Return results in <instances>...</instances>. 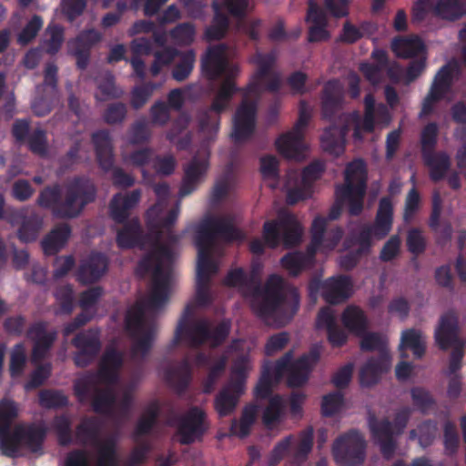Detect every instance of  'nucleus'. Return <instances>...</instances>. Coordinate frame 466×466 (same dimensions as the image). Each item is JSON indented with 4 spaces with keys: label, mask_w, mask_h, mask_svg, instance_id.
<instances>
[{
    "label": "nucleus",
    "mask_w": 466,
    "mask_h": 466,
    "mask_svg": "<svg viewBox=\"0 0 466 466\" xmlns=\"http://www.w3.org/2000/svg\"><path fill=\"white\" fill-rule=\"evenodd\" d=\"M178 212L179 208L177 206L165 218L160 217L162 212L150 218L147 216V226L156 233V240L149 252L139 260L137 269L143 274L152 273L151 289L147 301L137 302L127 311L125 317V329L133 339V359H144L148 354L156 334V322L146 318V309L157 310L168 300L175 261L172 246L180 238L172 230Z\"/></svg>",
    "instance_id": "nucleus-1"
},
{
    "label": "nucleus",
    "mask_w": 466,
    "mask_h": 466,
    "mask_svg": "<svg viewBox=\"0 0 466 466\" xmlns=\"http://www.w3.org/2000/svg\"><path fill=\"white\" fill-rule=\"evenodd\" d=\"M223 283L238 289L245 297L252 295V310L265 321L284 326L299 310V295L297 289L288 286L279 275H270L264 287H260L255 282L254 274L248 275L242 268H237L228 272Z\"/></svg>",
    "instance_id": "nucleus-2"
},
{
    "label": "nucleus",
    "mask_w": 466,
    "mask_h": 466,
    "mask_svg": "<svg viewBox=\"0 0 466 466\" xmlns=\"http://www.w3.org/2000/svg\"><path fill=\"white\" fill-rule=\"evenodd\" d=\"M226 53L225 44L212 46L208 48L201 61L203 74L208 79L214 81L225 76L210 106L201 110L198 116L200 130L210 137L218 131L221 114L230 107L233 96L240 92V87L237 86L234 80L239 68L238 66L229 65Z\"/></svg>",
    "instance_id": "nucleus-3"
},
{
    "label": "nucleus",
    "mask_w": 466,
    "mask_h": 466,
    "mask_svg": "<svg viewBox=\"0 0 466 466\" xmlns=\"http://www.w3.org/2000/svg\"><path fill=\"white\" fill-rule=\"evenodd\" d=\"M96 198V187L86 176H75L63 187L55 183L45 187L39 193L36 204L49 209L56 218H77L85 208Z\"/></svg>",
    "instance_id": "nucleus-4"
},
{
    "label": "nucleus",
    "mask_w": 466,
    "mask_h": 466,
    "mask_svg": "<svg viewBox=\"0 0 466 466\" xmlns=\"http://www.w3.org/2000/svg\"><path fill=\"white\" fill-rule=\"evenodd\" d=\"M219 238L226 242L243 241L246 235L236 228L229 217H209L202 220L197 228L195 245L198 248L196 280L210 282L218 266L211 258V248Z\"/></svg>",
    "instance_id": "nucleus-5"
},
{
    "label": "nucleus",
    "mask_w": 466,
    "mask_h": 466,
    "mask_svg": "<svg viewBox=\"0 0 466 466\" xmlns=\"http://www.w3.org/2000/svg\"><path fill=\"white\" fill-rule=\"evenodd\" d=\"M274 52L266 54L257 53L254 56V63L258 66L250 82L246 87L240 88L243 99L238 106L233 116V131L231 137L236 143L249 139L255 132L257 119V103L249 100L251 95L260 93L262 81L271 75L272 68L276 63Z\"/></svg>",
    "instance_id": "nucleus-6"
},
{
    "label": "nucleus",
    "mask_w": 466,
    "mask_h": 466,
    "mask_svg": "<svg viewBox=\"0 0 466 466\" xmlns=\"http://www.w3.org/2000/svg\"><path fill=\"white\" fill-rule=\"evenodd\" d=\"M102 421L95 416L84 417L75 430L76 442L97 449L96 466H117L116 440L109 436L101 440ZM86 451L76 449L66 454L65 466H88Z\"/></svg>",
    "instance_id": "nucleus-7"
},
{
    "label": "nucleus",
    "mask_w": 466,
    "mask_h": 466,
    "mask_svg": "<svg viewBox=\"0 0 466 466\" xmlns=\"http://www.w3.org/2000/svg\"><path fill=\"white\" fill-rule=\"evenodd\" d=\"M194 316L195 307L192 303H187L176 329L175 344L183 340L189 347L198 349L208 341H210L212 348H217L225 342L231 329L229 319H223L212 329L209 319H195Z\"/></svg>",
    "instance_id": "nucleus-8"
},
{
    "label": "nucleus",
    "mask_w": 466,
    "mask_h": 466,
    "mask_svg": "<svg viewBox=\"0 0 466 466\" xmlns=\"http://www.w3.org/2000/svg\"><path fill=\"white\" fill-rule=\"evenodd\" d=\"M141 191L135 189L127 194H116L109 204L110 217L123 227L117 230L116 242L119 248L129 249L142 247L145 236L141 223L137 218L127 220L129 211L139 202Z\"/></svg>",
    "instance_id": "nucleus-9"
},
{
    "label": "nucleus",
    "mask_w": 466,
    "mask_h": 466,
    "mask_svg": "<svg viewBox=\"0 0 466 466\" xmlns=\"http://www.w3.org/2000/svg\"><path fill=\"white\" fill-rule=\"evenodd\" d=\"M302 228L296 217L289 212H280L278 219L266 221L263 225V243L255 238L249 244L252 253L260 255L264 252V246L271 248L279 247L282 240L286 248H292L299 244Z\"/></svg>",
    "instance_id": "nucleus-10"
},
{
    "label": "nucleus",
    "mask_w": 466,
    "mask_h": 466,
    "mask_svg": "<svg viewBox=\"0 0 466 466\" xmlns=\"http://www.w3.org/2000/svg\"><path fill=\"white\" fill-rule=\"evenodd\" d=\"M342 127L333 125L324 129L321 146L324 151L339 156L344 152L346 136L353 126V137L356 141L363 140V133H372L375 128V114L364 113L361 119L358 112L341 116Z\"/></svg>",
    "instance_id": "nucleus-11"
},
{
    "label": "nucleus",
    "mask_w": 466,
    "mask_h": 466,
    "mask_svg": "<svg viewBox=\"0 0 466 466\" xmlns=\"http://www.w3.org/2000/svg\"><path fill=\"white\" fill-rule=\"evenodd\" d=\"M47 326L46 321H36L31 324L26 331V338L34 342L31 361L37 365L25 384L27 390L40 387L51 374L50 363L40 364L48 355L57 337L56 330L47 331Z\"/></svg>",
    "instance_id": "nucleus-12"
},
{
    "label": "nucleus",
    "mask_w": 466,
    "mask_h": 466,
    "mask_svg": "<svg viewBox=\"0 0 466 466\" xmlns=\"http://www.w3.org/2000/svg\"><path fill=\"white\" fill-rule=\"evenodd\" d=\"M320 358L318 347H312L293 361V351H287L274 365L275 382H279L287 374V384L290 388L303 386L309 380V374Z\"/></svg>",
    "instance_id": "nucleus-13"
},
{
    "label": "nucleus",
    "mask_w": 466,
    "mask_h": 466,
    "mask_svg": "<svg viewBox=\"0 0 466 466\" xmlns=\"http://www.w3.org/2000/svg\"><path fill=\"white\" fill-rule=\"evenodd\" d=\"M367 188V168L359 158L350 162L345 168V184L336 187V195L349 203V213L359 216L363 210V199Z\"/></svg>",
    "instance_id": "nucleus-14"
},
{
    "label": "nucleus",
    "mask_w": 466,
    "mask_h": 466,
    "mask_svg": "<svg viewBox=\"0 0 466 466\" xmlns=\"http://www.w3.org/2000/svg\"><path fill=\"white\" fill-rule=\"evenodd\" d=\"M410 415L411 409L410 407H403L396 412L393 422L387 418L380 420H377L375 416L370 418L369 426L370 432L374 441L380 445V450L384 459H392L397 448L394 434L400 435L403 432Z\"/></svg>",
    "instance_id": "nucleus-15"
},
{
    "label": "nucleus",
    "mask_w": 466,
    "mask_h": 466,
    "mask_svg": "<svg viewBox=\"0 0 466 466\" xmlns=\"http://www.w3.org/2000/svg\"><path fill=\"white\" fill-rule=\"evenodd\" d=\"M74 394L79 403H86L92 396V410L97 414L111 415L116 403L113 389H100L94 372H88L76 379L73 385Z\"/></svg>",
    "instance_id": "nucleus-16"
},
{
    "label": "nucleus",
    "mask_w": 466,
    "mask_h": 466,
    "mask_svg": "<svg viewBox=\"0 0 466 466\" xmlns=\"http://www.w3.org/2000/svg\"><path fill=\"white\" fill-rule=\"evenodd\" d=\"M458 316L455 311L449 310L442 314L435 329L434 338L436 344L442 350H447L454 346L451 352L449 363V372L454 375L461 368L464 355L462 345L458 339Z\"/></svg>",
    "instance_id": "nucleus-17"
},
{
    "label": "nucleus",
    "mask_w": 466,
    "mask_h": 466,
    "mask_svg": "<svg viewBox=\"0 0 466 466\" xmlns=\"http://www.w3.org/2000/svg\"><path fill=\"white\" fill-rule=\"evenodd\" d=\"M393 224V205L390 198L383 197L379 201V207L373 224L363 227L357 237L360 252H370L372 238L382 239L391 231Z\"/></svg>",
    "instance_id": "nucleus-18"
},
{
    "label": "nucleus",
    "mask_w": 466,
    "mask_h": 466,
    "mask_svg": "<svg viewBox=\"0 0 466 466\" xmlns=\"http://www.w3.org/2000/svg\"><path fill=\"white\" fill-rule=\"evenodd\" d=\"M310 118L306 101L299 103V118L292 130L281 135L276 140V147L280 155L289 159H299L305 149L303 130Z\"/></svg>",
    "instance_id": "nucleus-19"
},
{
    "label": "nucleus",
    "mask_w": 466,
    "mask_h": 466,
    "mask_svg": "<svg viewBox=\"0 0 466 466\" xmlns=\"http://www.w3.org/2000/svg\"><path fill=\"white\" fill-rule=\"evenodd\" d=\"M366 442L356 430L338 437L332 445V454L340 466H360L365 459Z\"/></svg>",
    "instance_id": "nucleus-20"
},
{
    "label": "nucleus",
    "mask_w": 466,
    "mask_h": 466,
    "mask_svg": "<svg viewBox=\"0 0 466 466\" xmlns=\"http://www.w3.org/2000/svg\"><path fill=\"white\" fill-rule=\"evenodd\" d=\"M313 433L312 427H309L299 433L296 443L293 441L294 438L292 435L278 442L270 453L269 466L278 465L288 453H290L295 462L304 461L312 450Z\"/></svg>",
    "instance_id": "nucleus-21"
},
{
    "label": "nucleus",
    "mask_w": 466,
    "mask_h": 466,
    "mask_svg": "<svg viewBox=\"0 0 466 466\" xmlns=\"http://www.w3.org/2000/svg\"><path fill=\"white\" fill-rule=\"evenodd\" d=\"M206 412L200 408L191 407L177 420V434L182 445H190L201 441L208 430Z\"/></svg>",
    "instance_id": "nucleus-22"
},
{
    "label": "nucleus",
    "mask_w": 466,
    "mask_h": 466,
    "mask_svg": "<svg viewBox=\"0 0 466 466\" xmlns=\"http://www.w3.org/2000/svg\"><path fill=\"white\" fill-rule=\"evenodd\" d=\"M72 345L77 350L74 362L79 368L89 366L98 356L101 349V330L90 328L78 332L72 339Z\"/></svg>",
    "instance_id": "nucleus-23"
},
{
    "label": "nucleus",
    "mask_w": 466,
    "mask_h": 466,
    "mask_svg": "<svg viewBox=\"0 0 466 466\" xmlns=\"http://www.w3.org/2000/svg\"><path fill=\"white\" fill-rule=\"evenodd\" d=\"M343 89L338 80L328 81L321 97V116L329 121L330 126L342 127L341 116L346 114L343 107Z\"/></svg>",
    "instance_id": "nucleus-24"
},
{
    "label": "nucleus",
    "mask_w": 466,
    "mask_h": 466,
    "mask_svg": "<svg viewBox=\"0 0 466 466\" xmlns=\"http://www.w3.org/2000/svg\"><path fill=\"white\" fill-rule=\"evenodd\" d=\"M109 259L102 252L93 251L83 259L76 270V279L82 284L98 281L107 271Z\"/></svg>",
    "instance_id": "nucleus-25"
},
{
    "label": "nucleus",
    "mask_w": 466,
    "mask_h": 466,
    "mask_svg": "<svg viewBox=\"0 0 466 466\" xmlns=\"http://www.w3.org/2000/svg\"><path fill=\"white\" fill-rule=\"evenodd\" d=\"M124 365V354L114 347L107 348L104 352L96 380L99 378L102 382L114 385L118 381L119 370Z\"/></svg>",
    "instance_id": "nucleus-26"
},
{
    "label": "nucleus",
    "mask_w": 466,
    "mask_h": 466,
    "mask_svg": "<svg viewBox=\"0 0 466 466\" xmlns=\"http://www.w3.org/2000/svg\"><path fill=\"white\" fill-rule=\"evenodd\" d=\"M208 168V158L194 156L184 168L179 197L184 198L194 192L202 182Z\"/></svg>",
    "instance_id": "nucleus-27"
},
{
    "label": "nucleus",
    "mask_w": 466,
    "mask_h": 466,
    "mask_svg": "<svg viewBox=\"0 0 466 466\" xmlns=\"http://www.w3.org/2000/svg\"><path fill=\"white\" fill-rule=\"evenodd\" d=\"M351 288L350 277L346 275L331 277L321 284V296L329 304H339L350 297Z\"/></svg>",
    "instance_id": "nucleus-28"
},
{
    "label": "nucleus",
    "mask_w": 466,
    "mask_h": 466,
    "mask_svg": "<svg viewBox=\"0 0 466 466\" xmlns=\"http://www.w3.org/2000/svg\"><path fill=\"white\" fill-rule=\"evenodd\" d=\"M390 358L388 352L368 360L360 371V382L363 387H370L379 382L380 376L390 369Z\"/></svg>",
    "instance_id": "nucleus-29"
},
{
    "label": "nucleus",
    "mask_w": 466,
    "mask_h": 466,
    "mask_svg": "<svg viewBox=\"0 0 466 466\" xmlns=\"http://www.w3.org/2000/svg\"><path fill=\"white\" fill-rule=\"evenodd\" d=\"M91 139L99 167L104 171H109L114 165L113 145L109 131L97 130L92 134Z\"/></svg>",
    "instance_id": "nucleus-30"
},
{
    "label": "nucleus",
    "mask_w": 466,
    "mask_h": 466,
    "mask_svg": "<svg viewBox=\"0 0 466 466\" xmlns=\"http://www.w3.org/2000/svg\"><path fill=\"white\" fill-rule=\"evenodd\" d=\"M166 382L177 393H184L192 379L191 364L187 358H184L174 367H168L165 370Z\"/></svg>",
    "instance_id": "nucleus-31"
},
{
    "label": "nucleus",
    "mask_w": 466,
    "mask_h": 466,
    "mask_svg": "<svg viewBox=\"0 0 466 466\" xmlns=\"http://www.w3.org/2000/svg\"><path fill=\"white\" fill-rule=\"evenodd\" d=\"M211 355L204 352H198L195 357L197 366L208 368V373L203 385V391L205 393H210L212 391L218 379L225 371L228 359L225 355H221L214 364L211 365Z\"/></svg>",
    "instance_id": "nucleus-32"
},
{
    "label": "nucleus",
    "mask_w": 466,
    "mask_h": 466,
    "mask_svg": "<svg viewBox=\"0 0 466 466\" xmlns=\"http://www.w3.org/2000/svg\"><path fill=\"white\" fill-rule=\"evenodd\" d=\"M421 158L429 168L431 180L435 183L442 180L451 167V157L445 151H434L421 156Z\"/></svg>",
    "instance_id": "nucleus-33"
},
{
    "label": "nucleus",
    "mask_w": 466,
    "mask_h": 466,
    "mask_svg": "<svg viewBox=\"0 0 466 466\" xmlns=\"http://www.w3.org/2000/svg\"><path fill=\"white\" fill-rule=\"evenodd\" d=\"M71 232V227L66 223L53 228L41 242L44 253L51 256L59 252L69 239Z\"/></svg>",
    "instance_id": "nucleus-34"
},
{
    "label": "nucleus",
    "mask_w": 466,
    "mask_h": 466,
    "mask_svg": "<svg viewBox=\"0 0 466 466\" xmlns=\"http://www.w3.org/2000/svg\"><path fill=\"white\" fill-rule=\"evenodd\" d=\"M214 15L210 25H208L204 33L205 39L208 42L218 41L223 39L229 28V18L221 11L220 4L217 1L212 3Z\"/></svg>",
    "instance_id": "nucleus-35"
},
{
    "label": "nucleus",
    "mask_w": 466,
    "mask_h": 466,
    "mask_svg": "<svg viewBox=\"0 0 466 466\" xmlns=\"http://www.w3.org/2000/svg\"><path fill=\"white\" fill-rule=\"evenodd\" d=\"M442 210V200L438 192L432 196L431 213L429 219V227L431 229L440 235L444 242H448L452 237V226L450 222L445 221L441 225L440 223L441 214Z\"/></svg>",
    "instance_id": "nucleus-36"
},
{
    "label": "nucleus",
    "mask_w": 466,
    "mask_h": 466,
    "mask_svg": "<svg viewBox=\"0 0 466 466\" xmlns=\"http://www.w3.org/2000/svg\"><path fill=\"white\" fill-rule=\"evenodd\" d=\"M343 326L356 335H364L368 329V319L365 312L358 306L349 305L341 315Z\"/></svg>",
    "instance_id": "nucleus-37"
},
{
    "label": "nucleus",
    "mask_w": 466,
    "mask_h": 466,
    "mask_svg": "<svg viewBox=\"0 0 466 466\" xmlns=\"http://www.w3.org/2000/svg\"><path fill=\"white\" fill-rule=\"evenodd\" d=\"M432 13L443 20H459L466 15V0H437L432 6Z\"/></svg>",
    "instance_id": "nucleus-38"
},
{
    "label": "nucleus",
    "mask_w": 466,
    "mask_h": 466,
    "mask_svg": "<svg viewBox=\"0 0 466 466\" xmlns=\"http://www.w3.org/2000/svg\"><path fill=\"white\" fill-rule=\"evenodd\" d=\"M160 414V407L157 400L152 401L137 420L133 438L138 441L141 437L148 435L156 426Z\"/></svg>",
    "instance_id": "nucleus-39"
},
{
    "label": "nucleus",
    "mask_w": 466,
    "mask_h": 466,
    "mask_svg": "<svg viewBox=\"0 0 466 466\" xmlns=\"http://www.w3.org/2000/svg\"><path fill=\"white\" fill-rule=\"evenodd\" d=\"M391 49L398 57L411 58L424 50V44L419 36H400L392 41Z\"/></svg>",
    "instance_id": "nucleus-40"
},
{
    "label": "nucleus",
    "mask_w": 466,
    "mask_h": 466,
    "mask_svg": "<svg viewBox=\"0 0 466 466\" xmlns=\"http://www.w3.org/2000/svg\"><path fill=\"white\" fill-rule=\"evenodd\" d=\"M243 393L234 391L230 385L225 386L216 396L214 407L219 417L230 415L236 409Z\"/></svg>",
    "instance_id": "nucleus-41"
},
{
    "label": "nucleus",
    "mask_w": 466,
    "mask_h": 466,
    "mask_svg": "<svg viewBox=\"0 0 466 466\" xmlns=\"http://www.w3.org/2000/svg\"><path fill=\"white\" fill-rule=\"evenodd\" d=\"M410 349L415 358L420 359L425 354L426 346L421 332L415 329H409L402 332L400 351L402 358L406 357L404 350Z\"/></svg>",
    "instance_id": "nucleus-42"
},
{
    "label": "nucleus",
    "mask_w": 466,
    "mask_h": 466,
    "mask_svg": "<svg viewBox=\"0 0 466 466\" xmlns=\"http://www.w3.org/2000/svg\"><path fill=\"white\" fill-rule=\"evenodd\" d=\"M22 439V444L33 452L42 450L44 441L46 436V429L35 424L28 427L18 426Z\"/></svg>",
    "instance_id": "nucleus-43"
},
{
    "label": "nucleus",
    "mask_w": 466,
    "mask_h": 466,
    "mask_svg": "<svg viewBox=\"0 0 466 466\" xmlns=\"http://www.w3.org/2000/svg\"><path fill=\"white\" fill-rule=\"evenodd\" d=\"M258 406L256 404L247 405L243 410L239 420H233L230 426V432L233 435H237L240 438L247 437L249 432L251 426L256 420L258 414Z\"/></svg>",
    "instance_id": "nucleus-44"
},
{
    "label": "nucleus",
    "mask_w": 466,
    "mask_h": 466,
    "mask_svg": "<svg viewBox=\"0 0 466 466\" xmlns=\"http://www.w3.org/2000/svg\"><path fill=\"white\" fill-rule=\"evenodd\" d=\"M284 408V400L281 395L275 394L269 398L262 414V422L268 430H272L281 420Z\"/></svg>",
    "instance_id": "nucleus-45"
},
{
    "label": "nucleus",
    "mask_w": 466,
    "mask_h": 466,
    "mask_svg": "<svg viewBox=\"0 0 466 466\" xmlns=\"http://www.w3.org/2000/svg\"><path fill=\"white\" fill-rule=\"evenodd\" d=\"M438 432V423L436 420L428 419L421 421L416 429H413L409 433L410 440L418 439L419 444L422 448L431 446Z\"/></svg>",
    "instance_id": "nucleus-46"
},
{
    "label": "nucleus",
    "mask_w": 466,
    "mask_h": 466,
    "mask_svg": "<svg viewBox=\"0 0 466 466\" xmlns=\"http://www.w3.org/2000/svg\"><path fill=\"white\" fill-rule=\"evenodd\" d=\"M21 445L23 444L18 426L13 432L10 431V428L5 432H0V450L4 455L10 458L17 457Z\"/></svg>",
    "instance_id": "nucleus-47"
},
{
    "label": "nucleus",
    "mask_w": 466,
    "mask_h": 466,
    "mask_svg": "<svg viewBox=\"0 0 466 466\" xmlns=\"http://www.w3.org/2000/svg\"><path fill=\"white\" fill-rule=\"evenodd\" d=\"M52 428L60 446L66 447L73 442L72 421L66 414L55 416Z\"/></svg>",
    "instance_id": "nucleus-48"
},
{
    "label": "nucleus",
    "mask_w": 466,
    "mask_h": 466,
    "mask_svg": "<svg viewBox=\"0 0 466 466\" xmlns=\"http://www.w3.org/2000/svg\"><path fill=\"white\" fill-rule=\"evenodd\" d=\"M454 68L451 64L442 66L435 75L431 89L444 96L451 87Z\"/></svg>",
    "instance_id": "nucleus-49"
},
{
    "label": "nucleus",
    "mask_w": 466,
    "mask_h": 466,
    "mask_svg": "<svg viewBox=\"0 0 466 466\" xmlns=\"http://www.w3.org/2000/svg\"><path fill=\"white\" fill-rule=\"evenodd\" d=\"M178 56L180 59L172 70V77L177 82H182L190 76L194 68L196 55L193 50H187L180 52Z\"/></svg>",
    "instance_id": "nucleus-50"
},
{
    "label": "nucleus",
    "mask_w": 466,
    "mask_h": 466,
    "mask_svg": "<svg viewBox=\"0 0 466 466\" xmlns=\"http://www.w3.org/2000/svg\"><path fill=\"white\" fill-rule=\"evenodd\" d=\"M410 393L415 409L421 414H428L436 405V400L431 393L423 387H413Z\"/></svg>",
    "instance_id": "nucleus-51"
},
{
    "label": "nucleus",
    "mask_w": 466,
    "mask_h": 466,
    "mask_svg": "<svg viewBox=\"0 0 466 466\" xmlns=\"http://www.w3.org/2000/svg\"><path fill=\"white\" fill-rule=\"evenodd\" d=\"M42 218L37 215L26 217L18 228V238L22 242H33L39 234L42 228Z\"/></svg>",
    "instance_id": "nucleus-52"
},
{
    "label": "nucleus",
    "mask_w": 466,
    "mask_h": 466,
    "mask_svg": "<svg viewBox=\"0 0 466 466\" xmlns=\"http://www.w3.org/2000/svg\"><path fill=\"white\" fill-rule=\"evenodd\" d=\"M247 377V360L244 357H241L235 361L232 367L231 378L228 384L230 385L234 391L244 393Z\"/></svg>",
    "instance_id": "nucleus-53"
},
{
    "label": "nucleus",
    "mask_w": 466,
    "mask_h": 466,
    "mask_svg": "<svg viewBox=\"0 0 466 466\" xmlns=\"http://www.w3.org/2000/svg\"><path fill=\"white\" fill-rule=\"evenodd\" d=\"M439 127L436 122L428 123L420 132V154H426L435 151L438 144Z\"/></svg>",
    "instance_id": "nucleus-54"
},
{
    "label": "nucleus",
    "mask_w": 466,
    "mask_h": 466,
    "mask_svg": "<svg viewBox=\"0 0 466 466\" xmlns=\"http://www.w3.org/2000/svg\"><path fill=\"white\" fill-rule=\"evenodd\" d=\"M39 405L45 409H58L68 405V398L58 390H42L39 392Z\"/></svg>",
    "instance_id": "nucleus-55"
},
{
    "label": "nucleus",
    "mask_w": 466,
    "mask_h": 466,
    "mask_svg": "<svg viewBox=\"0 0 466 466\" xmlns=\"http://www.w3.org/2000/svg\"><path fill=\"white\" fill-rule=\"evenodd\" d=\"M195 33L194 25L189 22H184L171 29L169 35L177 45L189 46L194 41Z\"/></svg>",
    "instance_id": "nucleus-56"
},
{
    "label": "nucleus",
    "mask_w": 466,
    "mask_h": 466,
    "mask_svg": "<svg viewBox=\"0 0 466 466\" xmlns=\"http://www.w3.org/2000/svg\"><path fill=\"white\" fill-rule=\"evenodd\" d=\"M460 436L456 425L451 420H446L443 425V445L447 455H454L459 449Z\"/></svg>",
    "instance_id": "nucleus-57"
},
{
    "label": "nucleus",
    "mask_w": 466,
    "mask_h": 466,
    "mask_svg": "<svg viewBox=\"0 0 466 466\" xmlns=\"http://www.w3.org/2000/svg\"><path fill=\"white\" fill-rule=\"evenodd\" d=\"M281 265L292 276H298L309 265L305 261L304 253L300 251L287 253L281 258Z\"/></svg>",
    "instance_id": "nucleus-58"
},
{
    "label": "nucleus",
    "mask_w": 466,
    "mask_h": 466,
    "mask_svg": "<svg viewBox=\"0 0 466 466\" xmlns=\"http://www.w3.org/2000/svg\"><path fill=\"white\" fill-rule=\"evenodd\" d=\"M55 297L59 304V312L69 315L74 309V290L71 285L58 287L55 291Z\"/></svg>",
    "instance_id": "nucleus-59"
},
{
    "label": "nucleus",
    "mask_w": 466,
    "mask_h": 466,
    "mask_svg": "<svg viewBox=\"0 0 466 466\" xmlns=\"http://www.w3.org/2000/svg\"><path fill=\"white\" fill-rule=\"evenodd\" d=\"M273 379L269 368L265 367L255 387L254 396L257 400H269L272 395Z\"/></svg>",
    "instance_id": "nucleus-60"
},
{
    "label": "nucleus",
    "mask_w": 466,
    "mask_h": 466,
    "mask_svg": "<svg viewBox=\"0 0 466 466\" xmlns=\"http://www.w3.org/2000/svg\"><path fill=\"white\" fill-rule=\"evenodd\" d=\"M344 396L339 391L329 393L322 398L321 413L324 417H332L339 412L343 406Z\"/></svg>",
    "instance_id": "nucleus-61"
},
{
    "label": "nucleus",
    "mask_w": 466,
    "mask_h": 466,
    "mask_svg": "<svg viewBox=\"0 0 466 466\" xmlns=\"http://www.w3.org/2000/svg\"><path fill=\"white\" fill-rule=\"evenodd\" d=\"M406 245L409 252L414 256L421 255L427 247L426 238L420 228H412L408 231Z\"/></svg>",
    "instance_id": "nucleus-62"
},
{
    "label": "nucleus",
    "mask_w": 466,
    "mask_h": 466,
    "mask_svg": "<svg viewBox=\"0 0 466 466\" xmlns=\"http://www.w3.org/2000/svg\"><path fill=\"white\" fill-rule=\"evenodd\" d=\"M157 87V85L153 82H147L140 86H136L131 94V106L133 108H141L152 96Z\"/></svg>",
    "instance_id": "nucleus-63"
},
{
    "label": "nucleus",
    "mask_w": 466,
    "mask_h": 466,
    "mask_svg": "<svg viewBox=\"0 0 466 466\" xmlns=\"http://www.w3.org/2000/svg\"><path fill=\"white\" fill-rule=\"evenodd\" d=\"M127 113L126 104L122 102H115L109 104L103 114L104 121L108 125L121 124Z\"/></svg>",
    "instance_id": "nucleus-64"
}]
</instances>
